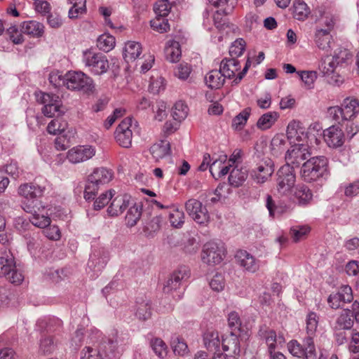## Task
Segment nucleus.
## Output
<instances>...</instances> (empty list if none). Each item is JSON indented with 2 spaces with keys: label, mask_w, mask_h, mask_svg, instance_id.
Segmentation results:
<instances>
[{
  "label": "nucleus",
  "mask_w": 359,
  "mask_h": 359,
  "mask_svg": "<svg viewBox=\"0 0 359 359\" xmlns=\"http://www.w3.org/2000/svg\"><path fill=\"white\" fill-rule=\"evenodd\" d=\"M256 151L253 155L255 165L250 170L251 178L257 184H263L266 182L274 172L273 161L264 156L262 151L255 148Z\"/></svg>",
  "instance_id": "f257e3e1"
},
{
  "label": "nucleus",
  "mask_w": 359,
  "mask_h": 359,
  "mask_svg": "<svg viewBox=\"0 0 359 359\" xmlns=\"http://www.w3.org/2000/svg\"><path fill=\"white\" fill-rule=\"evenodd\" d=\"M112 178L113 172L111 170L104 167L95 168L88 177L84 191L85 199H94L100 186L109 183Z\"/></svg>",
  "instance_id": "f03ea898"
},
{
  "label": "nucleus",
  "mask_w": 359,
  "mask_h": 359,
  "mask_svg": "<svg viewBox=\"0 0 359 359\" xmlns=\"http://www.w3.org/2000/svg\"><path fill=\"white\" fill-rule=\"evenodd\" d=\"M120 342L119 337L116 336L114 339H109L107 343L103 342L97 348L86 346L81 351V359H102L103 355L107 358L116 357L120 354Z\"/></svg>",
  "instance_id": "7ed1b4c3"
},
{
  "label": "nucleus",
  "mask_w": 359,
  "mask_h": 359,
  "mask_svg": "<svg viewBox=\"0 0 359 359\" xmlns=\"http://www.w3.org/2000/svg\"><path fill=\"white\" fill-rule=\"evenodd\" d=\"M327 159L323 156L309 158L302 163L301 176L305 182H311L322 177L327 171Z\"/></svg>",
  "instance_id": "20e7f679"
},
{
  "label": "nucleus",
  "mask_w": 359,
  "mask_h": 359,
  "mask_svg": "<svg viewBox=\"0 0 359 359\" xmlns=\"http://www.w3.org/2000/svg\"><path fill=\"white\" fill-rule=\"evenodd\" d=\"M0 277H4L15 285L20 284L24 280V276L16 268L15 258L11 253L0 257Z\"/></svg>",
  "instance_id": "39448f33"
},
{
  "label": "nucleus",
  "mask_w": 359,
  "mask_h": 359,
  "mask_svg": "<svg viewBox=\"0 0 359 359\" xmlns=\"http://www.w3.org/2000/svg\"><path fill=\"white\" fill-rule=\"evenodd\" d=\"M65 86L70 90H79L86 93L94 89L93 79L81 72H69L66 74Z\"/></svg>",
  "instance_id": "423d86ee"
},
{
  "label": "nucleus",
  "mask_w": 359,
  "mask_h": 359,
  "mask_svg": "<svg viewBox=\"0 0 359 359\" xmlns=\"http://www.w3.org/2000/svg\"><path fill=\"white\" fill-rule=\"evenodd\" d=\"M83 62L89 69V71L95 75L103 74L109 68L107 56L101 53L86 50L83 52Z\"/></svg>",
  "instance_id": "0eeeda50"
},
{
  "label": "nucleus",
  "mask_w": 359,
  "mask_h": 359,
  "mask_svg": "<svg viewBox=\"0 0 359 359\" xmlns=\"http://www.w3.org/2000/svg\"><path fill=\"white\" fill-rule=\"evenodd\" d=\"M276 188L280 195H287L294 189L296 177L292 167L284 165L277 172Z\"/></svg>",
  "instance_id": "6e6552de"
},
{
  "label": "nucleus",
  "mask_w": 359,
  "mask_h": 359,
  "mask_svg": "<svg viewBox=\"0 0 359 359\" xmlns=\"http://www.w3.org/2000/svg\"><path fill=\"white\" fill-rule=\"evenodd\" d=\"M288 351L294 357L305 359H316V348L313 339L311 337H307L304 339L303 344L297 340H291L287 345Z\"/></svg>",
  "instance_id": "1a4fd4ad"
},
{
  "label": "nucleus",
  "mask_w": 359,
  "mask_h": 359,
  "mask_svg": "<svg viewBox=\"0 0 359 359\" xmlns=\"http://www.w3.org/2000/svg\"><path fill=\"white\" fill-rule=\"evenodd\" d=\"M310 156L311 153L309 151L308 145L302 143H294L285 153L286 163L285 165H288L292 167L293 169L294 167L298 168L305 162V160L307 161Z\"/></svg>",
  "instance_id": "9d476101"
},
{
  "label": "nucleus",
  "mask_w": 359,
  "mask_h": 359,
  "mask_svg": "<svg viewBox=\"0 0 359 359\" xmlns=\"http://www.w3.org/2000/svg\"><path fill=\"white\" fill-rule=\"evenodd\" d=\"M36 99L39 102L43 104L42 113L44 116L52 118L56 115H60V100L58 95L39 92L36 94Z\"/></svg>",
  "instance_id": "9b49d317"
},
{
  "label": "nucleus",
  "mask_w": 359,
  "mask_h": 359,
  "mask_svg": "<svg viewBox=\"0 0 359 359\" xmlns=\"http://www.w3.org/2000/svg\"><path fill=\"white\" fill-rule=\"evenodd\" d=\"M188 215L197 224H206L210 220V215L205 206L197 199L190 198L184 204Z\"/></svg>",
  "instance_id": "f8f14e48"
},
{
  "label": "nucleus",
  "mask_w": 359,
  "mask_h": 359,
  "mask_svg": "<svg viewBox=\"0 0 359 359\" xmlns=\"http://www.w3.org/2000/svg\"><path fill=\"white\" fill-rule=\"evenodd\" d=\"M224 256V249L222 245L215 242H208L203 245L201 254L202 261L209 265L219 264Z\"/></svg>",
  "instance_id": "ddd939ff"
},
{
  "label": "nucleus",
  "mask_w": 359,
  "mask_h": 359,
  "mask_svg": "<svg viewBox=\"0 0 359 359\" xmlns=\"http://www.w3.org/2000/svg\"><path fill=\"white\" fill-rule=\"evenodd\" d=\"M95 154V147L90 145H79L67 151V159L71 163L77 164L90 159Z\"/></svg>",
  "instance_id": "4468645a"
},
{
  "label": "nucleus",
  "mask_w": 359,
  "mask_h": 359,
  "mask_svg": "<svg viewBox=\"0 0 359 359\" xmlns=\"http://www.w3.org/2000/svg\"><path fill=\"white\" fill-rule=\"evenodd\" d=\"M353 299L352 289L348 285H342L337 292L332 293L327 298L329 306L333 309H337L346 303H350Z\"/></svg>",
  "instance_id": "2eb2a0df"
},
{
  "label": "nucleus",
  "mask_w": 359,
  "mask_h": 359,
  "mask_svg": "<svg viewBox=\"0 0 359 359\" xmlns=\"http://www.w3.org/2000/svg\"><path fill=\"white\" fill-rule=\"evenodd\" d=\"M131 118H126L117 126L115 130V138L117 143L124 148H129L132 144L133 133L130 129Z\"/></svg>",
  "instance_id": "dca6fc26"
},
{
  "label": "nucleus",
  "mask_w": 359,
  "mask_h": 359,
  "mask_svg": "<svg viewBox=\"0 0 359 359\" xmlns=\"http://www.w3.org/2000/svg\"><path fill=\"white\" fill-rule=\"evenodd\" d=\"M190 273L188 267L182 266L175 270L165 282L163 287L165 293H170L173 290L178 289L182 282L189 277Z\"/></svg>",
  "instance_id": "f3484780"
},
{
  "label": "nucleus",
  "mask_w": 359,
  "mask_h": 359,
  "mask_svg": "<svg viewBox=\"0 0 359 359\" xmlns=\"http://www.w3.org/2000/svg\"><path fill=\"white\" fill-rule=\"evenodd\" d=\"M235 259L236 263L248 272L255 273L259 269V261L246 250L237 251Z\"/></svg>",
  "instance_id": "a211bd4d"
},
{
  "label": "nucleus",
  "mask_w": 359,
  "mask_h": 359,
  "mask_svg": "<svg viewBox=\"0 0 359 359\" xmlns=\"http://www.w3.org/2000/svg\"><path fill=\"white\" fill-rule=\"evenodd\" d=\"M109 260V252L104 249L95 250L88 262V268L97 273L107 265Z\"/></svg>",
  "instance_id": "6ab92c4d"
},
{
  "label": "nucleus",
  "mask_w": 359,
  "mask_h": 359,
  "mask_svg": "<svg viewBox=\"0 0 359 359\" xmlns=\"http://www.w3.org/2000/svg\"><path fill=\"white\" fill-rule=\"evenodd\" d=\"M323 137L330 147H339L344 144V133L338 126H332L324 130Z\"/></svg>",
  "instance_id": "aec40b11"
},
{
  "label": "nucleus",
  "mask_w": 359,
  "mask_h": 359,
  "mask_svg": "<svg viewBox=\"0 0 359 359\" xmlns=\"http://www.w3.org/2000/svg\"><path fill=\"white\" fill-rule=\"evenodd\" d=\"M313 40L319 49L328 52L332 48L333 39L330 32L322 27L316 28Z\"/></svg>",
  "instance_id": "412c9836"
},
{
  "label": "nucleus",
  "mask_w": 359,
  "mask_h": 359,
  "mask_svg": "<svg viewBox=\"0 0 359 359\" xmlns=\"http://www.w3.org/2000/svg\"><path fill=\"white\" fill-rule=\"evenodd\" d=\"M45 187L34 183H26L18 188V194L27 200H34L41 197L45 191Z\"/></svg>",
  "instance_id": "4be33fe9"
},
{
  "label": "nucleus",
  "mask_w": 359,
  "mask_h": 359,
  "mask_svg": "<svg viewBox=\"0 0 359 359\" xmlns=\"http://www.w3.org/2000/svg\"><path fill=\"white\" fill-rule=\"evenodd\" d=\"M286 135L287 140L293 142L297 141L298 143L309 137L305 128L302 126L299 121L295 120L289 123L287 127Z\"/></svg>",
  "instance_id": "5701e85b"
},
{
  "label": "nucleus",
  "mask_w": 359,
  "mask_h": 359,
  "mask_svg": "<svg viewBox=\"0 0 359 359\" xmlns=\"http://www.w3.org/2000/svg\"><path fill=\"white\" fill-rule=\"evenodd\" d=\"M130 196L128 195L117 196L111 199V202L107 208L109 216L116 217L122 214L129 206Z\"/></svg>",
  "instance_id": "b1692460"
},
{
  "label": "nucleus",
  "mask_w": 359,
  "mask_h": 359,
  "mask_svg": "<svg viewBox=\"0 0 359 359\" xmlns=\"http://www.w3.org/2000/svg\"><path fill=\"white\" fill-rule=\"evenodd\" d=\"M292 192L294 201L300 206L307 205L312 201V191L305 185L296 186Z\"/></svg>",
  "instance_id": "393cba45"
},
{
  "label": "nucleus",
  "mask_w": 359,
  "mask_h": 359,
  "mask_svg": "<svg viewBox=\"0 0 359 359\" xmlns=\"http://www.w3.org/2000/svg\"><path fill=\"white\" fill-rule=\"evenodd\" d=\"M342 114L346 120H351L359 113V102L353 97H346L341 104Z\"/></svg>",
  "instance_id": "a878e982"
},
{
  "label": "nucleus",
  "mask_w": 359,
  "mask_h": 359,
  "mask_svg": "<svg viewBox=\"0 0 359 359\" xmlns=\"http://www.w3.org/2000/svg\"><path fill=\"white\" fill-rule=\"evenodd\" d=\"M259 336L264 339L268 345L269 352L271 354L276 348V342L278 340L284 341L283 337H279L277 339L276 333L274 330L269 329L266 326H262L258 332Z\"/></svg>",
  "instance_id": "bb28decb"
},
{
  "label": "nucleus",
  "mask_w": 359,
  "mask_h": 359,
  "mask_svg": "<svg viewBox=\"0 0 359 359\" xmlns=\"http://www.w3.org/2000/svg\"><path fill=\"white\" fill-rule=\"evenodd\" d=\"M220 69L226 78H233L240 69V63L235 57L224 58L220 62Z\"/></svg>",
  "instance_id": "cd10ccee"
},
{
  "label": "nucleus",
  "mask_w": 359,
  "mask_h": 359,
  "mask_svg": "<svg viewBox=\"0 0 359 359\" xmlns=\"http://www.w3.org/2000/svg\"><path fill=\"white\" fill-rule=\"evenodd\" d=\"M150 153L156 161L165 158L166 156L170 154V144L167 140H161L160 142L154 144L150 147Z\"/></svg>",
  "instance_id": "c85d7f7f"
},
{
  "label": "nucleus",
  "mask_w": 359,
  "mask_h": 359,
  "mask_svg": "<svg viewBox=\"0 0 359 359\" xmlns=\"http://www.w3.org/2000/svg\"><path fill=\"white\" fill-rule=\"evenodd\" d=\"M238 336V334H231L230 336L222 339V349L224 351H231V353L228 355L230 357L235 358L236 356L239 355L241 353Z\"/></svg>",
  "instance_id": "c756f323"
},
{
  "label": "nucleus",
  "mask_w": 359,
  "mask_h": 359,
  "mask_svg": "<svg viewBox=\"0 0 359 359\" xmlns=\"http://www.w3.org/2000/svg\"><path fill=\"white\" fill-rule=\"evenodd\" d=\"M287 138L283 134H277L271 140V152L274 156L282 155L287 148Z\"/></svg>",
  "instance_id": "7c9ffc66"
},
{
  "label": "nucleus",
  "mask_w": 359,
  "mask_h": 359,
  "mask_svg": "<svg viewBox=\"0 0 359 359\" xmlns=\"http://www.w3.org/2000/svg\"><path fill=\"white\" fill-rule=\"evenodd\" d=\"M248 175V172L245 168L235 165L230 172L229 182L231 185L238 187L246 180Z\"/></svg>",
  "instance_id": "2f4dec72"
},
{
  "label": "nucleus",
  "mask_w": 359,
  "mask_h": 359,
  "mask_svg": "<svg viewBox=\"0 0 359 359\" xmlns=\"http://www.w3.org/2000/svg\"><path fill=\"white\" fill-rule=\"evenodd\" d=\"M224 78L222 72L219 69V70L215 69L209 72L205 77V81L209 88L218 89L224 85Z\"/></svg>",
  "instance_id": "473e14b6"
},
{
  "label": "nucleus",
  "mask_w": 359,
  "mask_h": 359,
  "mask_svg": "<svg viewBox=\"0 0 359 359\" xmlns=\"http://www.w3.org/2000/svg\"><path fill=\"white\" fill-rule=\"evenodd\" d=\"M141 45L135 41L126 43L123 50V57L127 62L135 61L141 54Z\"/></svg>",
  "instance_id": "72a5a7b5"
},
{
  "label": "nucleus",
  "mask_w": 359,
  "mask_h": 359,
  "mask_svg": "<svg viewBox=\"0 0 359 359\" xmlns=\"http://www.w3.org/2000/svg\"><path fill=\"white\" fill-rule=\"evenodd\" d=\"M203 342L210 351H217L221 344L219 333L217 331L208 330L203 335Z\"/></svg>",
  "instance_id": "f704fd0d"
},
{
  "label": "nucleus",
  "mask_w": 359,
  "mask_h": 359,
  "mask_svg": "<svg viewBox=\"0 0 359 359\" xmlns=\"http://www.w3.org/2000/svg\"><path fill=\"white\" fill-rule=\"evenodd\" d=\"M209 1L216 7H222V8L217 11L216 13L214 15L215 24L219 27L221 25L220 22L218 21L219 16L221 14L228 15L231 13L233 7V3L229 5V0H209Z\"/></svg>",
  "instance_id": "c9c22d12"
},
{
  "label": "nucleus",
  "mask_w": 359,
  "mask_h": 359,
  "mask_svg": "<svg viewBox=\"0 0 359 359\" xmlns=\"http://www.w3.org/2000/svg\"><path fill=\"white\" fill-rule=\"evenodd\" d=\"M21 32L34 37H40L43 34L44 27L41 23L32 20L23 23Z\"/></svg>",
  "instance_id": "e433bc0d"
},
{
  "label": "nucleus",
  "mask_w": 359,
  "mask_h": 359,
  "mask_svg": "<svg viewBox=\"0 0 359 359\" xmlns=\"http://www.w3.org/2000/svg\"><path fill=\"white\" fill-rule=\"evenodd\" d=\"M165 54L167 60L169 62H176L179 61L182 55L180 43L175 41L169 42L165 48Z\"/></svg>",
  "instance_id": "4c0bfd02"
},
{
  "label": "nucleus",
  "mask_w": 359,
  "mask_h": 359,
  "mask_svg": "<svg viewBox=\"0 0 359 359\" xmlns=\"http://www.w3.org/2000/svg\"><path fill=\"white\" fill-rule=\"evenodd\" d=\"M279 118V114L276 111H269L262 115L257 122V127L261 130L270 128Z\"/></svg>",
  "instance_id": "58836bf2"
},
{
  "label": "nucleus",
  "mask_w": 359,
  "mask_h": 359,
  "mask_svg": "<svg viewBox=\"0 0 359 359\" xmlns=\"http://www.w3.org/2000/svg\"><path fill=\"white\" fill-rule=\"evenodd\" d=\"M72 6L69 10L68 16L70 19H76L86 12V0H68Z\"/></svg>",
  "instance_id": "ea45409f"
},
{
  "label": "nucleus",
  "mask_w": 359,
  "mask_h": 359,
  "mask_svg": "<svg viewBox=\"0 0 359 359\" xmlns=\"http://www.w3.org/2000/svg\"><path fill=\"white\" fill-rule=\"evenodd\" d=\"M310 9L304 1L297 0L294 2L292 14L295 19L304 20L308 17Z\"/></svg>",
  "instance_id": "a19ab883"
},
{
  "label": "nucleus",
  "mask_w": 359,
  "mask_h": 359,
  "mask_svg": "<svg viewBox=\"0 0 359 359\" xmlns=\"http://www.w3.org/2000/svg\"><path fill=\"white\" fill-rule=\"evenodd\" d=\"M142 215V206L137 204H134L130 207L126 216V225L133 227L137 224Z\"/></svg>",
  "instance_id": "79ce46f5"
},
{
  "label": "nucleus",
  "mask_w": 359,
  "mask_h": 359,
  "mask_svg": "<svg viewBox=\"0 0 359 359\" xmlns=\"http://www.w3.org/2000/svg\"><path fill=\"white\" fill-rule=\"evenodd\" d=\"M188 106L180 100L177 102L172 107V116L175 121L180 123L186 118L188 115Z\"/></svg>",
  "instance_id": "37998d69"
},
{
  "label": "nucleus",
  "mask_w": 359,
  "mask_h": 359,
  "mask_svg": "<svg viewBox=\"0 0 359 359\" xmlns=\"http://www.w3.org/2000/svg\"><path fill=\"white\" fill-rule=\"evenodd\" d=\"M337 326L340 330L351 329L353 325V320L350 310H344L336 321Z\"/></svg>",
  "instance_id": "c03bdc74"
},
{
  "label": "nucleus",
  "mask_w": 359,
  "mask_h": 359,
  "mask_svg": "<svg viewBox=\"0 0 359 359\" xmlns=\"http://www.w3.org/2000/svg\"><path fill=\"white\" fill-rule=\"evenodd\" d=\"M319 317L316 313L313 311L309 312L306 318V330L308 337L314 336L318 325Z\"/></svg>",
  "instance_id": "a18cd8bd"
},
{
  "label": "nucleus",
  "mask_w": 359,
  "mask_h": 359,
  "mask_svg": "<svg viewBox=\"0 0 359 359\" xmlns=\"http://www.w3.org/2000/svg\"><path fill=\"white\" fill-rule=\"evenodd\" d=\"M337 65V62L333 57L330 58L327 56L322 59L319 65V70L324 76H330L334 74Z\"/></svg>",
  "instance_id": "49530a36"
},
{
  "label": "nucleus",
  "mask_w": 359,
  "mask_h": 359,
  "mask_svg": "<svg viewBox=\"0 0 359 359\" xmlns=\"http://www.w3.org/2000/svg\"><path fill=\"white\" fill-rule=\"evenodd\" d=\"M97 46L100 50L109 52L115 46V38L107 34H102L97 39Z\"/></svg>",
  "instance_id": "de8ad7c7"
},
{
  "label": "nucleus",
  "mask_w": 359,
  "mask_h": 359,
  "mask_svg": "<svg viewBox=\"0 0 359 359\" xmlns=\"http://www.w3.org/2000/svg\"><path fill=\"white\" fill-rule=\"evenodd\" d=\"M229 326L231 328V334H240L243 331L241 326V320L238 313L236 311H232L229 314L228 317Z\"/></svg>",
  "instance_id": "09e8293b"
},
{
  "label": "nucleus",
  "mask_w": 359,
  "mask_h": 359,
  "mask_svg": "<svg viewBox=\"0 0 359 359\" xmlns=\"http://www.w3.org/2000/svg\"><path fill=\"white\" fill-rule=\"evenodd\" d=\"M301 80L304 83V88L306 89H313L314 83L317 79V73L315 71H301L298 72Z\"/></svg>",
  "instance_id": "8fccbe9b"
},
{
  "label": "nucleus",
  "mask_w": 359,
  "mask_h": 359,
  "mask_svg": "<svg viewBox=\"0 0 359 359\" xmlns=\"http://www.w3.org/2000/svg\"><path fill=\"white\" fill-rule=\"evenodd\" d=\"M136 316L142 320H147L151 316V306L150 301H144L138 304Z\"/></svg>",
  "instance_id": "3c124183"
},
{
  "label": "nucleus",
  "mask_w": 359,
  "mask_h": 359,
  "mask_svg": "<svg viewBox=\"0 0 359 359\" xmlns=\"http://www.w3.org/2000/svg\"><path fill=\"white\" fill-rule=\"evenodd\" d=\"M115 191L110 189L104 193H102L98 198H96L93 203V208L95 210H100L108 204L110 200L112 199Z\"/></svg>",
  "instance_id": "603ef678"
},
{
  "label": "nucleus",
  "mask_w": 359,
  "mask_h": 359,
  "mask_svg": "<svg viewBox=\"0 0 359 359\" xmlns=\"http://www.w3.org/2000/svg\"><path fill=\"white\" fill-rule=\"evenodd\" d=\"M310 227L308 226H295L290 229V235L294 242L304 239L310 232Z\"/></svg>",
  "instance_id": "864d4df0"
},
{
  "label": "nucleus",
  "mask_w": 359,
  "mask_h": 359,
  "mask_svg": "<svg viewBox=\"0 0 359 359\" xmlns=\"http://www.w3.org/2000/svg\"><path fill=\"white\" fill-rule=\"evenodd\" d=\"M151 346L160 358H163L167 355V346L165 343L160 338H156L151 341Z\"/></svg>",
  "instance_id": "5fc2aeb1"
},
{
  "label": "nucleus",
  "mask_w": 359,
  "mask_h": 359,
  "mask_svg": "<svg viewBox=\"0 0 359 359\" xmlns=\"http://www.w3.org/2000/svg\"><path fill=\"white\" fill-rule=\"evenodd\" d=\"M169 220L171 225L180 228L184 222V213L178 209H175L169 213Z\"/></svg>",
  "instance_id": "6e6d98bb"
},
{
  "label": "nucleus",
  "mask_w": 359,
  "mask_h": 359,
  "mask_svg": "<svg viewBox=\"0 0 359 359\" xmlns=\"http://www.w3.org/2000/svg\"><path fill=\"white\" fill-rule=\"evenodd\" d=\"M250 108H246L238 114L233 119L232 122V126L236 129L242 128L246 123L250 114Z\"/></svg>",
  "instance_id": "4d7b16f0"
},
{
  "label": "nucleus",
  "mask_w": 359,
  "mask_h": 359,
  "mask_svg": "<svg viewBox=\"0 0 359 359\" xmlns=\"http://www.w3.org/2000/svg\"><path fill=\"white\" fill-rule=\"evenodd\" d=\"M171 8V6L168 0H159L154 6V11L156 16L165 17L168 15Z\"/></svg>",
  "instance_id": "13d9d810"
},
{
  "label": "nucleus",
  "mask_w": 359,
  "mask_h": 359,
  "mask_svg": "<svg viewBox=\"0 0 359 359\" xmlns=\"http://www.w3.org/2000/svg\"><path fill=\"white\" fill-rule=\"evenodd\" d=\"M164 18L165 17L156 16L154 20L151 21V27L160 33L168 32L170 29V25L168 20Z\"/></svg>",
  "instance_id": "bf43d9fd"
},
{
  "label": "nucleus",
  "mask_w": 359,
  "mask_h": 359,
  "mask_svg": "<svg viewBox=\"0 0 359 359\" xmlns=\"http://www.w3.org/2000/svg\"><path fill=\"white\" fill-rule=\"evenodd\" d=\"M245 41L243 39H236L229 48V55L232 57L241 56L245 50Z\"/></svg>",
  "instance_id": "052dcab7"
},
{
  "label": "nucleus",
  "mask_w": 359,
  "mask_h": 359,
  "mask_svg": "<svg viewBox=\"0 0 359 359\" xmlns=\"http://www.w3.org/2000/svg\"><path fill=\"white\" fill-rule=\"evenodd\" d=\"M352 57V54L346 48H338L335 50L333 59L337 65H341L348 62Z\"/></svg>",
  "instance_id": "680f3d73"
},
{
  "label": "nucleus",
  "mask_w": 359,
  "mask_h": 359,
  "mask_svg": "<svg viewBox=\"0 0 359 359\" xmlns=\"http://www.w3.org/2000/svg\"><path fill=\"white\" fill-rule=\"evenodd\" d=\"M33 225L39 228L44 229L50 224V219L48 216L34 214L29 219Z\"/></svg>",
  "instance_id": "e2e57ef3"
},
{
  "label": "nucleus",
  "mask_w": 359,
  "mask_h": 359,
  "mask_svg": "<svg viewBox=\"0 0 359 359\" xmlns=\"http://www.w3.org/2000/svg\"><path fill=\"white\" fill-rule=\"evenodd\" d=\"M66 123L61 122L60 119L52 120L47 126V131L50 134L56 135L65 131Z\"/></svg>",
  "instance_id": "0e129e2a"
},
{
  "label": "nucleus",
  "mask_w": 359,
  "mask_h": 359,
  "mask_svg": "<svg viewBox=\"0 0 359 359\" xmlns=\"http://www.w3.org/2000/svg\"><path fill=\"white\" fill-rule=\"evenodd\" d=\"M55 348L56 344L52 337H46L41 340L40 351L43 353H50L55 349Z\"/></svg>",
  "instance_id": "69168bd1"
},
{
  "label": "nucleus",
  "mask_w": 359,
  "mask_h": 359,
  "mask_svg": "<svg viewBox=\"0 0 359 359\" xmlns=\"http://www.w3.org/2000/svg\"><path fill=\"white\" fill-rule=\"evenodd\" d=\"M172 346L175 354L184 355L188 352V346L184 340L178 337L172 340Z\"/></svg>",
  "instance_id": "338daca9"
},
{
  "label": "nucleus",
  "mask_w": 359,
  "mask_h": 359,
  "mask_svg": "<svg viewBox=\"0 0 359 359\" xmlns=\"http://www.w3.org/2000/svg\"><path fill=\"white\" fill-rule=\"evenodd\" d=\"M6 32L9 36L10 39L15 44H20L23 42L24 39L21 32L18 29L16 25H11L6 29Z\"/></svg>",
  "instance_id": "774afa93"
}]
</instances>
